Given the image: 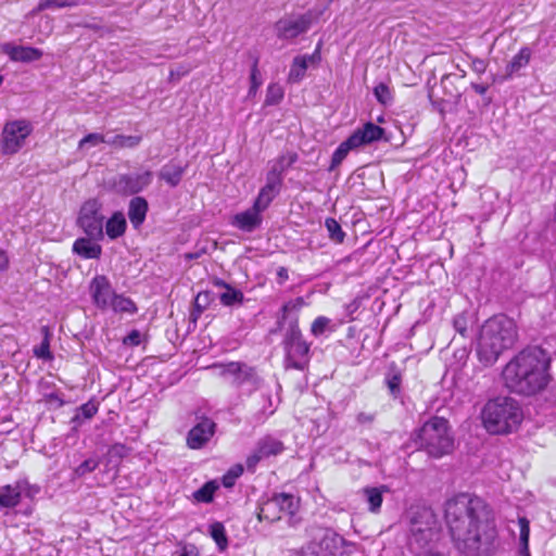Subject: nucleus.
<instances>
[{
    "instance_id": "de8ad7c7",
    "label": "nucleus",
    "mask_w": 556,
    "mask_h": 556,
    "mask_svg": "<svg viewBox=\"0 0 556 556\" xmlns=\"http://www.w3.org/2000/svg\"><path fill=\"white\" fill-rule=\"evenodd\" d=\"M97 412H98V404L92 401H89V402L83 404L81 406H79L76 418H79V416L81 415L86 419H90L97 414Z\"/></svg>"
},
{
    "instance_id": "473e14b6",
    "label": "nucleus",
    "mask_w": 556,
    "mask_h": 556,
    "mask_svg": "<svg viewBox=\"0 0 556 556\" xmlns=\"http://www.w3.org/2000/svg\"><path fill=\"white\" fill-rule=\"evenodd\" d=\"M141 136L115 135L106 143L115 149L135 148L141 142Z\"/></svg>"
},
{
    "instance_id": "4be33fe9",
    "label": "nucleus",
    "mask_w": 556,
    "mask_h": 556,
    "mask_svg": "<svg viewBox=\"0 0 556 556\" xmlns=\"http://www.w3.org/2000/svg\"><path fill=\"white\" fill-rule=\"evenodd\" d=\"M25 482L16 481L14 484L0 486V508H14L22 498Z\"/></svg>"
},
{
    "instance_id": "412c9836",
    "label": "nucleus",
    "mask_w": 556,
    "mask_h": 556,
    "mask_svg": "<svg viewBox=\"0 0 556 556\" xmlns=\"http://www.w3.org/2000/svg\"><path fill=\"white\" fill-rule=\"evenodd\" d=\"M340 536L330 529H319L311 543H316L317 549L323 554H333L339 547Z\"/></svg>"
},
{
    "instance_id": "603ef678",
    "label": "nucleus",
    "mask_w": 556,
    "mask_h": 556,
    "mask_svg": "<svg viewBox=\"0 0 556 556\" xmlns=\"http://www.w3.org/2000/svg\"><path fill=\"white\" fill-rule=\"evenodd\" d=\"M293 556H320L316 543H308L306 546L295 551Z\"/></svg>"
},
{
    "instance_id": "a878e982",
    "label": "nucleus",
    "mask_w": 556,
    "mask_h": 556,
    "mask_svg": "<svg viewBox=\"0 0 556 556\" xmlns=\"http://www.w3.org/2000/svg\"><path fill=\"white\" fill-rule=\"evenodd\" d=\"M387 486H367L364 488L362 493L368 504V510L377 514L380 511L383 502V492L387 491Z\"/></svg>"
},
{
    "instance_id": "423d86ee",
    "label": "nucleus",
    "mask_w": 556,
    "mask_h": 556,
    "mask_svg": "<svg viewBox=\"0 0 556 556\" xmlns=\"http://www.w3.org/2000/svg\"><path fill=\"white\" fill-rule=\"evenodd\" d=\"M282 346L286 369L304 370L308 366L311 344L303 338L296 320L289 324L283 336Z\"/></svg>"
},
{
    "instance_id": "e2e57ef3",
    "label": "nucleus",
    "mask_w": 556,
    "mask_h": 556,
    "mask_svg": "<svg viewBox=\"0 0 556 556\" xmlns=\"http://www.w3.org/2000/svg\"><path fill=\"white\" fill-rule=\"evenodd\" d=\"M9 265V258L3 250L0 249V270H5Z\"/></svg>"
},
{
    "instance_id": "6ab92c4d",
    "label": "nucleus",
    "mask_w": 556,
    "mask_h": 556,
    "mask_svg": "<svg viewBox=\"0 0 556 556\" xmlns=\"http://www.w3.org/2000/svg\"><path fill=\"white\" fill-rule=\"evenodd\" d=\"M282 182L280 180L266 176V184L263 188H261L253 203L256 208H261L264 212L270 205L273 200L279 194Z\"/></svg>"
},
{
    "instance_id": "9b49d317",
    "label": "nucleus",
    "mask_w": 556,
    "mask_h": 556,
    "mask_svg": "<svg viewBox=\"0 0 556 556\" xmlns=\"http://www.w3.org/2000/svg\"><path fill=\"white\" fill-rule=\"evenodd\" d=\"M152 180L153 173L151 170L121 174L114 179L113 188L121 194H136L146 189Z\"/></svg>"
},
{
    "instance_id": "c03bdc74",
    "label": "nucleus",
    "mask_w": 556,
    "mask_h": 556,
    "mask_svg": "<svg viewBox=\"0 0 556 556\" xmlns=\"http://www.w3.org/2000/svg\"><path fill=\"white\" fill-rule=\"evenodd\" d=\"M257 64H258V61L255 60L252 65V68H251V75H250L251 86H250V89L248 92L249 97H254L257 92L258 87L262 85V79L260 77V71H258Z\"/></svg>"
},
{
    "instance_id": "e433bc0d",
    "label": "nucleus",
    "mask_w": 556,
    "mask_h": 556,
    "mask_svg": "<svg viewBox=\"0 0 556 556\" xmlns=\"http://www.w3.org/2000/svg\"><path fill=\"white\" fill-rule=\"evenodd\" d=\"M217 489L214 481H208L193 493V498L200 503H211Z\"/></svg>"
},
{
    "instance_id": "72a5a7b5",
    "label": "nucleus",
    "mask_w": 556,
    "mask_h": 556,
    "mask_svg": "<svg viewBox=\"0 0 556 556\" xmlns=\"http://www.w3.org/2000/svg\"><path fill=\"white\" fill-rule=\"evenodd\" d=\"M80 4V0H40L31 14H37L48 9L73 8Z\"/></svg>"
},
{
    "instance_id": "393cba45",
    "label": "nucleus",
    "mask_w": 556,
    "mask_h": 556,
    "mask_svg": "<svg viewBox=\"0 0 556 556\" xmlns=\"http://www.w3.org/2000/svg\"><path fill=\"white\" fill-rule=\"evenodd\" d=\"M215 285L225 289L219 295V301L224 306H235L243 303L244 294L239 289L233 288L223 280H217Z\"/></svg>"
},
{
    "instance_id": "8fccbe9b",
    "label": "nucleus",
    "mask_w": 556,
    "mask_h": 556,
    "mask_svg": "<svg viewBox=\"0 0 556 556\" xmlns=\"http://www.w3.org/2000/svg\"><path fill=\"white\" fill-rule=\"evenodd\" d=\"M243 468L241 466H238L236 468L230 469L224 477H223V484L226 488L233 486L236 480L242 475Z\"/></svg>"
},
{
    "instance_id": "3c124183",
    "label": "nucleus",
    "mask_w": 556,
    "mask_h": 556,
    "mask_svg": "<svg viewBox=\"0 0 556 556\" xmlns=\"http://www.w3.org/2000/svg\"><path fill=\"white\" fill-rule=\"evenodd\" d=\"M298 56L304 59L305 64L307 66H309V65L317 66L321 61L320 45L317 46V48L315 49V51L312 54H304V55H298Z\"/></svg>"
},
{
    "instance_id": "c756f323",
    "label": "nucleus",
    "mask_w": 556,
    "mask_h": 556,
    "mask_svg": "<svg viewBox=\"0 0 556 556\" xmlns=\"http://www.w3.org/2000/svg\"><path fill=\"white\" fill-rule=\"evenodd\" d=\"M531 50L528 47H523L519 50V52L511 59V61L506 66V75L510 77L513 74L517 73L525 66H527L530 62Z\"/></svg>"
},
{
    "instance_id": "37998d69",
    "label": "nucleus",
    "mask_w": 556,
    "mask_h": 556,
    "mask_svg": "<svg viewBox=\"0 0 556 556\" xmlns=\"http://www.w3.org/2000/svg\"><path fill=\"white\" fill-rule=\"evenodd\" d=\"M41 330L45 334V338H43L41 344L34 349V353L39 358L51 359L52 354L50 352L49 329H48V327H42Z\"/></svg>"
},
{
    "instance_id": "0e129e2a",
    "label": "nucleus",
    "mask_w": 556,
    "mask_h": 556,
    "mask_svg": "<svg viewBox=\"0 0 556 556\" xmlns=\"http://www.w3.org/2000/svg\"><path fill=\"white\" fill-rule=\"evenodd\" d=\"M471 88L478 93V94H485V92L488 91L489 87L486 85H481V84H471Z\"/></svg>"
},
{
    "instance_id": "ddd939ff",
    "label": "nucleus",
    "mask_w": 556,
    "mask_h": 556,
    "mask_svg": "<svg viewBox=\"0 0 556 556\" xmlns=\"http://www.w3.org/2000/svg\"><path fill=\"white\" fill-rule=\"evenodd\" d=\"M216 424L208 417L199 418L198 422L189 430L187 445L192 450L202 448L214 435Z\"/></svg>"
},
{
    "instance_id": "dca6fc26",
    "label": "nucleus",
    "mask_w": 556,
    "mask_h": 556,
    "mask_svg": "<svg viewBox=\"0 0 556 556\" xmlns=\"http://www.w3.org/2000/svg\"><path fill=\"white\" fill-rule=\"evenodd\" d=\"M262 213L263 211L253 204L252 207L236 214L231 219V225L242 231L252 232L261 226Z\"/></svg>"
},
{
    "instance_id": "774afa93",
    "label": "nucleus",
    "mask_w": 556,
    "mask_h": 556,
    "mask_svg": "<svg viewBox=\"0 0 556 556\" xmlns=\"http://www.w3.org/2000/svg\"><path fill=\"white\" fill-rule=\"evenodd\" d=\"M551 269L553 271V275L556 276V254L553 255L551 258Z\"/></svg>"
},
{
    "instance_id": "bb28decb",
    "label": "nucleus",
    "mask_w": 556,
    "mask_h": 556,
    "mask_svg": "<svg viewBox=\"0 0 556 556\" xmlns=\"http://www.w3.org/2000/svg\"><path fill=\"white\" fill-rule=\"evenodd\" d=\"M184 173V166L170 162L161 168L159 177L170 187H176L181 181Z\"/></svg>"
},
{
    "instance_id": "a18cd8bd",
    "label": "nucleus",
    "mask_w": 556,
    "mask_h": 556,
    "mask_svg": "<svg viewBox=\"0 0 556 556\" xmlns=\"http://www.w3.org/2000/svg\"><path fill=\"white\" fill-rule=\"evenodd\" d=\"M99 466V462L94 458H88L84 460L79 466H77L74 470L76 477L80 478L85 475L92 472Z\"/></svg>"
},
{
    "instance_id": "7ed1b4c3",
    "label": "nucleus",
    "mask_w": 556,
    "mask_h": 556,
    "mask_svg": "<svg viewBox=\"0 0 556 556\" xmlns=\"http://www.w3.org/2000/svg\"><path fill=\"white\" fill-rule=\"evenodd\" d=\"M517 327L513 319L505 315L489 318L481 327L477 342V356L483 366L493 365L500 355L515 344Z\"/></svg>"
},
{
    "instance_id": "9d476101",
    "label": "nucleus",
    "mask_w": 556,
    "mask_h": 556,
    "mask_svg": "<svg viewBox=\"0 0 556 556\" xmlns=\"http://www.w3.org/2000/svg\"><path fill=\"white\" fill-rule=\"evenodd\" d=\"M312 25V14L286 15L275 23L276 36L281 40H292L305 34Z\"/></svg>"
},
{
    "instance_id": "20e7f679",
    "label": "nucleus",
    "mask_w": 556,
    "mask_h": 556,
    "mask_svg": "<svg viewBox=\"0 0 556 556\" xmlns=\"http://www.w3.org/2000/svg\"><path fill=\"white\" fill-rule=\"evenodd\" d=\"M481 419L488 432L506 434L518 429L523 419V413L516 400L500 396L484 405Z\"/></svg>"
},
{
    "instance_id": "f704fd0d",
    "label": "nucleus",
    "mask_w": 556,
    "mask_h": 556,
    "mask_svg": "<svg viewBox=\"0 0 556 556\" xmlns=\"http://www.w3.org/2000/svg\"><path fill=\"white\" fill-rule=\"evenodd\" d=\"M308 66L305 64V60L299 56H295L292 61L289 74L288 81L291 84L300 83L307 71Z\"/></svg>"
},
{
    "instance_id": "4d7b16f0",
    "label": "nucleus",
    "mask_w": 556,
    "mask_h": 556,
    "mask_svg": "<svg viewBox=\"0 0 556 556\" xmlns=\"http://www.w3.org/2000/svg\"><path fill=\"white\" fill-rule=\"evenodd\" d=\"M212 301V293L210 291H201L197 294L194 302L201 303L204 307H207Z\"/></svg>"
},
{
    "instance_id": "c85d7f7f",
    "label": "nucleus",
    "mask_w": 556,
    "mask_h": 556,
    "mask_svg": "<svg viewBox=\"0 0 556 556\" xmlns=\"http://www.w3.org/2000/svg\"><path fill=\"white\" fill-rule=\"evenodd\" d=\"M261 456H264L265 458L269 456H276L280 454L283 451V444L281 441L271 438V437H265L261 439L255 447Z\"/></svg>"
},
{
    "instance_id": "4468645a",
    "label": "nucleus",
    "mask_w": 556,
    "mask_h": 556,
    "mask_svg": "<svg viewBox=\"0 0 556 556\" xmlns=\"http://www.w3.org/2000/svg\"><path fill=\"white\" fill-rule=\"evenodd\" d=\"M90 292L97 307L101 309H109L115 292L105 276L99 275L92 279L90 283Z\"/></svg>"
},
{
    "instance_id": "f03ea898",
    "label": "nucleus",
    "mask_w": 556,
    "mask_h": 556,
    "mask_svg": "<svg viewBox=\"0 0 556 556\" xmlns=\"http://www.w3.org/2000/svg\"><path fill=\"white\" fill-rule=\"evenodd\" d=\"M549 354L540 346H528L515 355L504 367L505 387L514 393L533 395L551 381Z\"/></svg>"
},
{
    "instance_id": "338daca9",
    "label": "nucleus",
    "mask_w": 556,
    "mask_h": 556,
    "mask_svg": "<svg viewBox=\"0 0 556 556\" xmlns=\"http://www.w3.org/2000/svg\"><path fill=\"white\" fill-rule=\"evenodd\" d=\"M520 551H526V548H529V535L520 536Z\"/></svg>"
},
{
    "instance_id": "13d9d810",
    "label": "nucleus",
    "mask_w": 556,
    "mask_h": 556,
    "mask_svg": "<svg viewBox=\"0 0 556 556\" xmlns=\"http://www.w3.org/2000/svg\"><path fill=\"white\" fill-rule=\"evenodd\" d=\"M471 67L476 73L482 74L486 70V63L482 59L475 58L471 62Z\"/></svg>"
},
{
    "instance_id": "2f4dec72",
    "label": "nucleus",
    "mask_w": 556,
    "mask_h": 556,
    "mask_svg": "<svg viewBox=\"0 0 556 556\" xmlns=\"http://www.w3.org/2000/svg\"><path fill=\"white\" fill-rule=\"evenodd\" d=\"M109 308H111L115 313L135 314L137 312V306L131 299L116 293Z\"/></svg>"
},
{
    "instance_id": "2eb2a0df",
    "label": "nucleus",
    "mask_w": 556,
    "mask_h": 556,
    "mask_svg": "<svg viewBox=\"0 0 556 556\" xmlns=\"http://www.w3.org/2000/svg\"><path fill=\"white\" fill-rule=\"evenodd\" d=\"M0 48L13 62L29 63L42 56V51L34 47L16 46L11 42H5L2 43Z\"/></svg>"
},
{
    "instance_id": "0eeeda50",
    "label": "nucleus",
    "mask_w": 556,
    "mask_h": 556,
    "mask_svg": "<svg viewBox=\"0 0 556 556\" xmlns=\"http://www.w3.org/2000/svg\"><path fill=\"white\" fill-rule=\"evenodd\" d=\"M31 132L33 126L27 119H14L7 122L3 126L0 139L1 154H16L24 147L26 139Z\"/></svg>"
},
{
    "instance_id": "49530a36",
    "label": "nucleus",
    "mask_w": 556,
    "mask_h": 556,
    "mask_svg": "<svg viewBox=\"0 0 556 556\" xmlns=\"http://www.w3.org/2000/svg\"><path fill=\"white\" fill-rule=\"evenodd\" d=\"M108 141V138H105V136L101 135V134H98V132H92V134H88L87 136H85L80 141H79V149H83L86 144H91L93 147L98 146L99 143H106Z\"/></svg>"
},
{
    "instance_id": "bf43d9fd",
    "label": "nucleus",
    "mask_w": 556,
    "mask_h": 556,
    "mask_svg": "<svg viewBox=\"0 0 556 556\" xmlns=\"http://www.w3.org/2000/svg\"><path fill=\"white\" fill-rule=\"evenodd\" d=\"M125 343L131 345H138L140 343V332L138 330H132L124 340Z\"/></svg>"
},
{
    "instance_id": "b1692460",
    "label": "nucleus",
    "mask_w": 556,
    "mask_h": 556,
    "mask_svg": "<svg viewBox=\"0 0 556 556\" xmlns=\"http://www.w3.org/2000/svg\"><path fill=\"white\" fill-rule=\"evenodd\" d=\"M148 202L142 197L132 198L129 202L128 217L135 228H139L148 213Z\"/></svg>"
},
{
    "instance_id": "cd10ccee",
    "label": "nucleus",
    "mask_w": 556,
    "mask_h": 556,
    "mask_svg": "<svg viewBox=\"0 0 556 556\" xmlns=\"http://www.w3.org/2000/svg\"><path fill=\"white\" fill-rule=\"evenodd\" d=\"M126 219L122 212H115L105 224V233L112 240L122 237L126 230Z\"/></svg>"
},
{
    "instance_id": "79ce46f5",
    "label": "nucleus",
    "mask_w": 556,
    "mask_h": 556,
    "mask_svg": "<svg viewBox=\"0 0 556 556\" xmlns=\"http://www.w3.org/2000/svg\"><path fill=\"white\" fill-rule=\"evenodd\" d=\"M374 94H375L377 101L383 105H389L393 101L392 91L389 88V86L384 83H379L374 88Z\"/></svg>"
},
{
    "instance_id": "ea45409f",
    "label": "nucleus",
    "mask_w": 556,
    "mask_h": 556,
    "mask_svg": "<svg viewBox=\"0 0 556 556\" xmlns=\"http://www.w3.org/2000/svg\"><path fill=\"white\" fill-rule=\"evenodd\" d=\"M325 226L328 230L329 238L336 243H342L345 237L340 224L334 218H327Z\"/></svg>"
},
{
    "instance_id": "f8f14e48",
    "label": "nucleus",
    "mask_w": 556,
    "mask_h": 556,
    "mask_svg": "<svg viewBox=\"0 0 556 556\" xmlns=\"http://www.w3.org/2000/svg\"><path fill=\"white\" fill-rule=\"evenodd\" d=\"M214 368H219V374L230 379L231 383L236 387L250 383L253 388H256L258 384V377L255 370L243 363L232 362L225 365H214Z\"/></svg>"
},
{
    "instance_id": "1a4fd4ad",
    "label": "nucleus",
    "mask_w": 556,
    "mask_h": 556,
    "mask_svg": "<svg viewBox=\"0 0 556 556\" xmlns=\"http://www.w3.org/2000/svg\"><path fill=\"white\" fill-rule=\"evenodd\" d=\"M100 203L92 199L84 203L78 216V226L83 229L86 236L91 239L102 240L103 232V215L100 212Z\"/></svg>"
},
{
    "instance_id": "f3484780",
    "label": "nucleus",
    "mask_w": 556,
    "mask_h": 556,
    "mask_svg": "<svg viewBox=\"0 0 556 556\" xmlns=\"http://www.w3.org/2000/svg\"><path fill=\"white\" fill-rule=\"evenodd\" d=\"M434 517L431 510L422 508L417 510L410 519V532L413 535L420 534L421 539L428 540L432 534Z\"/></svg>"
},
{
    "instance_id": "5701e85b",
    "label": "nucleus",
    "mask_w": 556,
    "mask_h": 556,
    "mask_svg": "<svg viewBox=\"0 0 556 556\" xmlns=\"http://www.w3.org/2000/svg\"><path fill=\"white\" fill-rule=\"evenodd\" d=\"M298 161V154L295 152H288L278 156L271 162L270 169L268 170V177L280 180L282 182V174L291 167Z\"/></svg>"
},
{
    "instance_id": "7c9ffc66",
    "label": "nucleus",
    "mask_w": 556,
    "mask_h": 556,
    "mask_svg": "<svg viewBox=\"0 0 556 556\" xmlns=\"http://www.w3.org/2000/svg\"><path fill=\"white\" fill-rule=\"evenodd\" d=\"M355 149H357V147L354 143V141L351 139V137H349L346 140L341 142L332 154L331 164H330L328 170L329 172L334 170L342 163V161L346 157L349 152L351 150H355Z\"/></svg>"
},
{
    "instance_id": "6e6552de",
    "label": "nucleus",
    "mask_w": 556,
    "mask_h": 556,
    "mask_svg": "<svg viewBox=\"0 0 556 556\" xmlns=\"http://www.w3.org/2000/svg\"><path fill=\"white\" fill-rule=\"evenodd\" d=\"M299 508V498L292 494L278 493L261 504L257 518L268 522L281 519L282 514L293 516Z\"/></svg>"
},
{
    "instance_id": "052dcab7",
    "label": "nucleus",
    "mask_w": 556,
    "mask_h": 556,
    "mask_svg": "<svg viewBox=\"0 0 556 556\" xmlns=\"http://www.w3.org/2000/svg\"><path fill=\"white\" fill-rule=\"evenodd\" d=\"M264 456H261L258 451L255 448L253 454H251L247 459V465L249 468L254 467L260 460L264 459Z\"/></svg>"
},
{
    "instance_id": "4c0bfd02",
    "label": "nucleus",
    "mask_w": 556,
    "mask_h": 556,
    "mask_svg": "<svg viewBox=\"0 0 556 556\" xmlns=\"http://www.w3.org/2000/svg\"><path fill=\"white\" fill-rule=\"evenodd\" d=\"M283 89L279 84H269L266 91L264 104L267 106L276 105L283 99Z\"/></svg>"
},
{
    "instance_id": "f257e3e1",
    "label": "nucleus",
    "mask_w": 556,
    "mask_h": 556,
    "mask_svg": "<svg viewBox=\"0 0 556 556\" xmlns=\"http://www.w3.org/2000/svg\"><path fill=\"white\" fill-rule=\"evenodd\" d=\"M445 520L459 548L469 556H489L497 531L490 510L480 498L459 495L445 504Z\"/></svg>"
},
{
    "instance_id": "864d4df0",
    "label": "nucleus",
    "mask_w": 556,
    "mask_h": 556,
    "mask_svg": "<svg viewBox=\"0 0 556 556\" xmlns=\"http://www.w3.org/2000/svg\"><path fill=\"white\" fill-rule=\"evenodd\" d=\"M128 453V448L124 444H114L109 450V455L111 458H122L126 456Z\"/></svg>"
},
{
    "instance_id": "09e8293b",
    "label": "nucleus",
    "mask_w": 556,
    "mask_h": 556,
    "mask_svg": "<svg viewBox=\"0 0 556 556\" xmlns=\"http://www.w3.org/2000/svg\"><path fill=\"white\" fill-rule=\"evenodd\" d=\"M329 323H330V319L327 317H324V316L317 317L311 326V332L315 337L323 334L325 332L326 328L328 327Z\"/></svg>"
},
{
    "instance_id": "a19ab883",
    "label": "nucleus",
    "mask_w": 556,
    "mask_h": 556,
    "mask_svg": "<svg viewBox=\"0 0 556 556\" xmlns=\"http://www.w3.org/2000/svg\"><path fill=\"white\" fill-rule=\"evenodd\" d=\"M402 376L399 371H389L386 376V384L391 395L396 399L401 394Z\"/></svg>"
},
{
    "instance_id": "c9c22d12",
    "label": "nucleus",
    "mask_w": 556,
    "mask_h": 556,
    "mask_svg": "<svg viewBox=\"0 0 556 556\" xmlns=\"http://www.w3.org/2000/svg\"><path fill=\"white\" fill-rule=\"evenodd\" d=\"M210 534L217 544L219 551H225L228 546V539L226 535L225 527L222 522L215 521L210 525Z\"/></svg>"
},
{
    "instance_id": "aec40b11",
    "label": "nucleus",
    "mask_w": 556,
    "mask_h": 556,
    "mask_svg": "<svg viewBox=\"0 0 556 556\" xmlns=\"http://www.w3.org/2000/svg\"><path fill=\"white\" fill-rule=\"evenodd\" d=\"M97 241L88 236L77 238L73 243V252L85 260H98L102 254V248Z\"/></svg>"
},
{
    "instance_id": "58836bf2",
    "label": "nucleus",
    "mask_w": 556,
    "mask_h": 556,
    "mask_svg": "<svg viewBox=\"0 0 556 556\" xmlns=\"http://www.w3.org/2000/svg\"><path fill=\"white\" fill-rule=\"evenodd\" d=\"M261 404L262 408L257 410L253 416V419L256 424L263 422L269 415L274 414L275 412L270 395H262Z\"/></svg>"
},
{
    "instance_id": "39448f33",
    "label": "nucleus",
    "mask_w": 556,
    "mask_h": 556,
    "mask_svg": "<svg viewBox=\"0 0 556 556\" xmlns=\"http://www.w3.org/2000/svg\"><path fill=\"white\" fill-rule=\"evenodd\" d=\"M418 444L430 456L440 458L454 450V437L448 421L443 417H432L426 421L418 432Z\"/></svg>"
},
{
    "instance_id": "a211bd4d",
    "label": "nucleus",
    "mask_w": 556,
    "mask_h": 556,
    "mask_svg": "<svg viewBox=\"0 0 556 556\" xmlns=\"http://www.w3.org/2000/svg\"><path fill=\"white\" fill-rule=\"evenodd\" d=\"M384 129L380 126L368 122L362 128L356 129L350 137L357 148L370 144L382 138Z\"/></svg>"
},
{
    "instance_id": "6e6d98bb",
    "label": "nucleus",
    "mask_w": 556,
    "mask_h": 556,
    "mask_svg": "<svg viewBox=\"0 0 556 556\" xmlns=\"http://www.w3.org/2000/svg\"><path fill=\"white\" fill-rule=\"evenodd\" d=\"M304 305V300L302 298H296L295 300L287 302L282 306V312L286 314L289 311H298Z\"/></svg>"
},
{
    "instance_id": "680f3d73",
    "label": "nucleus",
    "mask_w": 556,
    "mask_h": 556,
    "mask_svg": "<svg viewBox=\"0 0 556 556\" xmlns=\"http://www.w3.org/2000/svg\"><path fill=\"white\" fill-rule=\"evenodd\" d=\"M519 526H520V536L530 535L529 521L525 517L519 518Z\"/></svg>"
},
{
    "instance_id": "69168bd1",
    "label": "nucleus",
    "mask_w": 556,
    "mask_h": 556,
    "mask_svg": "<svg viewBox=\"0 0 556 556\" xmlns=\"http://www.w3.org/2000/svg\"><path fill=\"white\" fill-rule=\"evenodd\" d=\"M182 555L185 556H198V551L194 546H191L190 548L185 547Z\"/></svg>"
},
{
    "instance_id": "5fc2aeb1",
    "label": "nucleus",
    "mask_w": 556,
    "mask_h": 556,
    "mask_svg": "<svg viewBox=\"0 0 556 556\" xmlns=\"http://www.w3.org/2000/svg\"><path fill=\"white\" fill-rule=\"evenodd\" d=\"M454 328L457 332H459L463 337H466L467 333V319L464 315H457L454 318Z\"/></svg>"
}]
</instances>
